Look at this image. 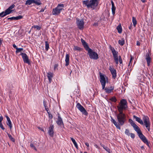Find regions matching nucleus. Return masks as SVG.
Masks as SVG:
<instances>
[{
	"instance_id": "1",
	"label": "nucleus",
	"mask_w": 153,
	"mask_h": 153,
	"mask_svg": "<svg viewBox=\"0 0 153 153\" xmlns=\"http://www.w3.org/2000/svg\"><path fill=\"white\" fill-rule=\"evenodd\" d=\"M119 112V113L117 115V120L119 123H118L112 117H111V121L113 123L117 129L120 130V125L122 126L124 125L126 121V116L125 114L123 113V112Z\"/></svg>"
},
{
	"instance_id": "2",
	"label": "nucleus",
	"mask_w": 153,
	"mask_h": 153,
	"mask_svg": "<svg viewBox=\"0 0 153 153\" xmlns=\"http://www.w3.org/2000/svg\"><path fill=\"white\" fill-rule=\"evenodd\" d=\"M100 81L102 85V89H104L105 92L108 94H110L113 92L114 88L113 86L106 87L105 88L106 80L104 75L102 74L101 72L99 73Z\"/></svg>"
},
{
	"instance_id": "3",
	"label": "nucleus",
	"mask_w": 153,
	"mask_h": 153,
	"mask_svg": "<svg viewBox=\"0 0 153 153\" xmlns=\"http://www.w3.org/2000/svg\"><path fill=\"white\" fill-rule=\"evenodd\" d=\"M81 42L85 50L88 51L90 57L91 59H97L98 58L97 54L90 48L86 42L82 39H81Z\"/></svg>"
},
{
	"instance_id": "4",
	"label": "nucleus",
	"mask_w": 153,
	"mask_h": 153,
	"mask_svg": "<svg viewBox=\"0 0 153 153\" xmlns=\"http://www.w3.org/2000/svg\"><path fill=\"white\" fill-rule=\"evenodd\" d=\"M83 4L87 6L88 8H91L92 10L94 9L97 6L98 2L97 0H90L84 1H82Z\"/></svg>"
},
{
	"instance_id": "5",
	"label": "nucleus",
	"mask_w": 153,
	"mask_h": 153,
	"mask_svg": "<svg viewBox=\"0 0 153 153\" xmlns=\"http://www.w3.org/2000/svg\"><path fill=\"white\" fill-rule=\"evenodd\" d=\"M134 130L137 132L139 137L141 140L147 146L149 147V144L148 142V140L146 137L142 134L140 128L136 125L133 127Z\"/></svg>"
},
{
	"instance_id": "6",
	"label": "nucleus",
	"mask_w": 153,
	"mask_h": 153,
	"mask_svg": "<svg viewBox=\"0 0 153 153\" xmlns=\"http://www.w3.org/2000/svg\"><path fill=\"white\" fill-rule=\"evenodd\" d=\"M127 103L126 100H121L117 106L119 112H123V110H126L127 108Z\"/></svg>"
},
{
	"instance_id": "7",
	"label": "nucleus",
	"mask_w": 153,
	"mask_h": 153,
	"mask_svg": "<svg viewBox=\"0 0 153 153\" xmlns=\"http://www.w3.org/2000/svg\"><path fill=\"white\" fill-rule=\"evenodd\" d=\"M63 4H58L57 7L53 9L52 12L53 14V15L59 14L61 10L63 9Z\"/></svg>"
},
{
	"instance_id": "8",
	"label": "nucleus",
	"mask_w": 153,
	"mask_h": 153,
	"mask_svg": "<svg viewBox=\"0 0 153 153\" xmlns=\"http://www.w3.org/2000/svg\"><path fill=\"white\" fill-rule=\"evenodd\" d=\"M143 120L144 122V126H146L149 131L150 130V123L149 117L147 116H144L143 117Z\"/></svg>"
},
{
	"instance_id": "9",
	"label": "nucleus",
	"mask_w": 153,
	"mask_h": 153,
	"mask_svg": "<svg viewBox=\"0 0 153 153\" xmlns=\"http://www.w3.org/2000/svg\"><path fill=\"white\" fill-rule=\"evenodd\" d=\"M77 108L81 112L82 114L86 116L88 115V113L85 108L79 103H78L76 106Z\"/></svg>"
},
{
	"instance_id": "10",
	"label": "nucleus",
	"mask_w": 153,
	"mask_h": 153,
	"mask_svg": "<svg viewBox=\"0 0 153 153\" xmlns=\"http://www.w3.org/2000/svg\"><path fill=\"white\" fill-rule=\"evenodd\" d=\"M15 6V5L14 4H13L10 6L5 11H3L5 16L10 14L12 12L13 10H12V9Z\"/></svg>"
},
{
	"instance_id": "11",
	"label": "nucleus",
	"mask_w": 153,
	"mask_h": 153,
	"mask_svg": "<svg viewBox=\"0 0 153 153\" xmlns=\"http://www.w3.org/2000/svg\"><path fill=\"white\" fill-rule=\"evenodd\" d=\"M76 24L78 28L80 29H82L83 28L84 22L83 19H81L80 20H77Z\"/></svg>"
},
{
	"instance_id": "12",
	"label": "nucleus",
	"mask_w": 153,
	"mask_h": 153,
	"mask_svg": "<svg viewBox=\"0 0 153 153\" xmlns=\"http://www.w3.org/2000/svg\"><path fill=\"white\" fill-rule=\"evenodd\" d=\"M21 55L22 56L24 62L25 63H27L28 64H30V61L29 60L28 57L26 53H22Z\"/></svg>"
},
{
	"instance_id": "13",
	"label": "nucleus",
	"mask_w": 153,
	"mask_h": 153,
	"mask_svg": "<svg viewBox=\"0 0 153 153\" xmlns=\"http://www.w3.org/2000/svg\"><path fill=\"white\" fill-rule=\"evenodd\" d=\"M109 47L113 53L114 59L118 58L117 55L118 52L115 50L114 48H112L111 46H110Z\"/></svg>"
},
{
	"instance_id": "14",
	"label": "nucleus",
	"mask_w": 153,
	"mask_h": 153,
	"mask_svg": "<svg viewBox=\"0 0 153 153\" xmlns=\"http://www.w3.org/2000/svg\"><path fill=\"white\" fill-rule=\"evenodd\" d=\"M109 70L112 75L113 78L115 79L117 76L116 70L110 66V67Z\"/></svg>"
},
{
	"instance_id": "15",
	"label": "nucleus",
	"mask_w": 153,
	"mask_h": 153,
	"mask_svg": "<svg viewBox=\"0 0 153 153\" xmlns=\"http://www.w3.org/2000/svg\"><path fill=\"white\" fill-rule=\"evenodd\" d=\"M49 128V130L48 131L49 134L51 137H52L53 136L54 133L53 125H51Z\"/></svg>"
},
{
	"instance_id": "16",
	"label": "nucleus",
	"mask_w": 153,
	"mask_h": 153,
	"mask_svg": "<svg viewBox=\"0 0 153 153\" xmlns=\"http://www.w3.org/2000/svg\"><path fill=\"white\" fill-rule=\"evenodd\" d=\"M145 57V59H146L147 65L149 66L150 65V64L151 61V59L148 53H146Z\"/></svg>"
},
{
	"instance_id": "17",
	"label": "nucleus",
	"mask_w": 153,
	"mask_h": 153,
	"mask_svg": "<svg viewBox=\"0 0 153 153\" xmlns=\"http://www.w3.org/2000/svg\"><path fill=\"white\" fill-rule=\"evenodd\" d=\"M23 18V16L21 15H19L16 17H11L7 19L8 20H19L22 19Z\"/></svg>"
},
{
	"instance_id": "18",
	"label": "nucleus",
	"mask_w": 153,
	"mask_h": 153,
	"mask_svg": "<svg viewBox=\"0 0 153 153\" xmlns=\"http://www.w3.org/2000/svg\"><path fill=\"white\" fill-rule=\"evenodd\" d=\"M133 117L135 119V120L141 124L143 125V123L142 120L140 118L134 115Z\"/></svg>"
},
{
	"instance_id": "19",
	"label": "nucleus",
	"mask_w": 153,
	"mask_h": 153,
	"mask_svg": "<svg viewBox=\"0 0 153 153\" xmlns=\"http://www.w3.org/2000/svg\"><path fill=\"white\" fill-rule=\"evenodd\" d=\"M111 4L112 5L111 10L113 15L115 14V11L116 10V7L114 6V3L112 1H111Z\"/></svg>"
},
{
	"instance_id": "20",
	"label": "nucleus",
	"mask_w": 153,
	"mask_h": 153,
	"mask_svg": "<svg viewBox=\"0 0 153 153\" xmlns=\"http://www.w3.org/2000/svg\"><path fill=\"white\" fill-rule=\"evenodd\" d=\"M56 123L59 126H61L62 124H63L62 120L59 116H58L57 120L56 121Z\"/></svg>"
},
{
	"instance_id": "21",
	"label": "nucleus",
	"mask_w": 153,
	"mask_h": 153,
	"mask_svg": "<svg viewBox=\"0 0 153 153\" xmlns=\"http://www.w3.org/2000/svg\"><path fill=\"white\" fill-rule=\"evenodd\" d=\"M47 74L48 78L50 82V83L51 81V78L53 77V73L51 72H49L47 73Z\"/></svg>"
},
{
	"instance_id": "22",
	"label": "nucleus",
	"mask_w": 153,
	"mask_h": 153,
	"mask_svg": "<svg viewBox=\"0 0 153 153\" xmlns=\"http://www.w3.org/2000/svg\"><path fill=\"white\" fill-rule=\"evenodd\" d=\"M69 56L68 54L66 55L65 61L66 62L65 65L67 66L69 64Z\"/></svg>"
},
{
	"instance_id": "23",
	"label": "nucleus",
	"mask_w": 153,
	"mask_h": 153,
	"mask_svg": "<svg viewBox=\"0 0 153 153\" xmlns=\"http://www.w3.org/2000/svg\"><path fill=\"white\" fill-rule=\"evenodd\" d=\"M117 29L119 33H121L122 32V28L120 24L117 27Z\"/></svg>"
},
{
	"instance_id": "24",
	"label": "nucleus",
	"mask_w": 153,
	"mask_h": 153,
	"mask_svg": "<svg viewBox=\"0 0 153 153\" xmlns=\"http://www.w3.org/2000/svg\"><path fill=\"white\" fill-rule=\"evenodd\" d=\"M33 3H34L37 5L41 4V2L39 0H33Z\"/></svg>"
},
{
	"instance_id": "25",
	"label": "nucleus",
	"mask_w": 153,
	"mask_h": 153,
	"mask_svg": "<svg viewBox=\"0 0 153 153\" xmlns=\"http://www.w3.org/2000/svg\"><path fill=\"white\" fill-rule=\"evenodd\" d=\"M132 22L133 24V25L134 27L136 26V25L137 24V21L136 20V18L134 17H132Z\"/></svg>"
},
{
	"instance_id": "26",
	"label": "nucleus",
	"mask_w": 153,
	"mask_h": 153,
	"mask_svg": "<svg viewBox=\"0 0 153 153\" xmlns=\"http://www.w3.org/2000/svg\"><path fill=\"white\" fill-rule=\"evenodd\" d=\"M32 3H33V0H27L26 1L25 4L30 5Z\"/></svg>"
},
{
	"instance_id": "27",
	"label": "nucleus",
	"mask_w": 153,
	"mask_h": 153,
	"mask_svg": "<svg viewBox=\"0 0 153 153\" xmlns=\"http://www.w3.org/2000/svg\"><path fill=\"white\" fill-rule=\"evenodd\" d=\"M34 145H36V143L35 142H34V144L32 143H30V147L32 148L33 149H34L36 151H37V149L36 148V147H35Z\"/></svg>"
},
{
	"instance_id": "28",
	"label": "nucleus",
	"mask_w": 153,
	"mask_h": 153,
	"mask_svg": "<svg viewBox=\"0 0 153 153\" xmlns=\"http://www.w3.org/2000/svg\"><path fill=\"white\" fill-rule=\"evenodd\" d=\"M73 49L74 51H81L82 50L81 48L79 47L75 46H74Z\"/></svg>"
},
{
	"instance_id": "29",
	"label": "nucleus",
	"mask_w": 153,
	"mask_h": 153,
	"mask_svg": "<svg viewBox=\"0 0 153 153\" xmlns=\"http://www.w3.org/2000/svg\"><path fill=\"white\" fill-rule=\"evenodd\" d=\"M118 42L120 45H123L124 44V40L123 39H121L119 40Z\"/></svg>"
},
{
	"instance_id": "30",
	"label": "nucleus",
	"mask_w": 153,
	"mask_h": 153,
	"mask_svg": "<svg viewBox=\"0 0 153 153\" xmlns=\"http://www.w3.org/2000/svg\"><path fill=\"white\" fill-rule=\"evenodd\" d=\"M71 139L72 142L74 144L75 147L76 148H77L78 145H77V144L76 143V142L75 140L73 138H71Z\"/></svg>"
},
{
	"instance_id": "31",
	"label": "nucleus",
	"mask_w": 153,
	"mask_h": 153,
	"mask_svg": "<svg viewBox=\"0 0 153 153\" xmlns=\"http://www.w3.org/2000/svg\"><path fill=\"white\" fill-rule=\"evenodd\" d=\"M7 125L9 126L10 129L11 130L12 128V126L11 121H8L7 123Z\"/></svg>"
},
{
	"instance_id": "32",
	"label": "nucleus",
	"mask_w": 153,
	"mask_h": 153,
	"mask_svg": "<svg viewBox=\"0 0 153 153\" xmlns=\"http://www.w3.org/2000/svg\"><path fill=\"white\" fill-rule=\"evenodd\" d=\"M129 122L131 124V125L133 126L134 127V126L136 125L135 123L133 122V121L131 120V119L129 120Z\"/></svg>"
},
{
	"instance_id": "33",
	"label": "nucleus",
	"mask_w": 153,
	"mask_h": 153,
	"mask_svg": "<svg viewBox=\"0 0 153 153\" xmlns=\"http://www.w3.org/2000/svg\"><path fill=\"white\" fill-rule=\"evenodd\" d=\"M45 49L47 51H48L49 48V45L48 43V42L47 41H45Z\"/></svg>"
},
{
	"instance_id": "34",
	"label": "nucleus",
	"mask_w": 153,
	"mask_h": 153,
	"mask_svg": "<svg viewBox=\"0 0 153 153\" xmlns=\"http://www.w3.org/2000/svg\"><path fill=\"white\" fill-rule=\"evenodd\" d=\"M7 135H8V136L9 137V138L13 142H14L15 141V139L12 137V136L9 134L8 133H7Z\"/></svg>"
},
{
	"instance_id": "35",
	"label": "nucleus",
	"mask_w": 153,
	"mask_h": 153,
	"mask_svg": "<svg viewBox=\"0 0 153 153\" xmlns=\"http://www.w3.org/2000/svg\"><path fill=\"white\" fill-rule=\"evenodd\" d=\"M109 100L112 102H116L117 101V99L115 97H113L110 98Z\"/></svg>"
},
{
	"instance_id": "36",
	"label": "nucleus",
	"mask_w": 153,
	"mask_h": 153,
	"mask_svg": "<svg viewBox=\"0 0 153 153\" xmlns=\"http://www.w3.org/2000/svg\"><path fill=\"white\" fill-rule=\"evenodd\" d=\"M43 104H44V107H45L46 110V111H48V108H47V105L46 104V102H45V101L44 100V101H43Z\"/></svg>"
},
{
	"instance_id": "37",
	"label": "nucleus",
	"mask_w": 153,
	"mask_h": 153,
	"mask_svg": "<svg viewBox=\"0 0 153 153\" xmlns=\"http://www.w3.org/2000/svg\"><path fill=\"white\" fill-rule=\"evenodd\" d=\"M16 53H18V52H21L23 50V49L22 48H17L16 49Z\"/></svg>"
},
{
	"instance_id": "38",
	"label": "nucleus",
	"mask_w": 153,
	"mask_h": 153,
	"mask_svg": "<svg viewBox=\"0 0 153 153\" xmlns=\"http://www.w3.org/2000/svg\"><path fill=\"white\" fill-rule=\"evenodd\" d=\"M125 133L127 135L129 136L130 135V133L128 129H126L125 131Z\"/></svg>"
},
{
	"instance_id": "39",
	"label": "nucleus",
	"mask_w": 153,
	"mask_h": 153,
	"mask_svg": "<svg viewBox=\"0 0 153 153\" xmlns=\"http://www.w3.org/2000/svg\"><path fill=\"white\" fill-rule=\"evenodd\" d=\"M32 27L36 28L37 30H39L40 29V27L38 25H35L33 26Z\"/></svg>"
},
{
	"instance_id": "40",
	"label": "nucleus",
	"mask_w": 153,
	"mask_h": 153,
	"mask_svg": "<svg viewBox=\"0 0 153 153\" xmlns=\"http://www.w3.org/2000/svg\"><path fill=\"white\" fill-rule=\"evenodd\" d=\"M106 151L109 153H110V149L107 147L105 146L104 149Z\"/></svg>"
},
{
	"instance_id": "41",
	"label": "nucleus",
	"mask_w": 153,
	"mask_h": 153,
	"mask_svg": "<svg viewBox=\"0 0 153 153\" xmlns=\"http://www.w3.org/2000/svg\"><path fill=\"white\" fill-rule=\"evenodd\" d=\"M0 127L3 130L4 129V128L3 126V125L1 123V122H0Z\"/></svg>"
},
{
	"instance_id": "42",
	"label": "nucleus",
	"mask_w": 153,
	"mask_h": 153,
	"mask_svg": "<svg viewBox=\"0 0 153 153\" xmlns=\"http://www.w3.org/2000/svg\"><path fill=\"white\" fill-rule=\"evenodd\" d=\"M5 16L4 15L3 12L0 13V17H1L2 18L4 17Z\"/></svg>"
},
{
	"instance_id": "43",
	"label": "nucleus",
	"mask_w": 153,
	"mask_h": 153,
	"mask_svg": "<svg viewBox=\"0 0 153 153\" xmlns=\"http://www.w3.org/2000/svg\"><path fill=\"white\" fill-rule=\"evenodd\" d=\"M114 60L115 62L116 63V64H118V58L114 59Z\"/></svg>"
},
{
	"instance_id": "44",
	"label": "nucleus",
	"mask_w": 153,
	"mask_h": 153,
	"mask_svg": "<svg viewBox=\"0 0 153 153\" xmlns=\"http://www.w3.org/2000/svg\"><path fill=\"white\" fill-rule=\"evenodd\" d=\"M48 114L49 117L50 119H52L53 117V116L50 113H49V112H48Z\"/></svg>"
},
{
	"instance_id": "45",
	"label": "nucleus",
	"mask_w": 153,
	"mask_h": 153,
	"mask_svg": "<svg viewBox=\"0 0 153 153\" xmlns=\"http://www.w3.org/2000/svg\"><path fill=\"white\" fill-rule=\"evenodd\" d=\"M130 134L131 136V138H134L135 137V135L133 133H130Z\"/></svg>"
},
{
	"instance_id": "46",
	"label": "nucleus",
	"mask_w": 153,
	"mask_h": 153,
	"mask_svg": "<svg viewBox=\"0 0 153 153\" xmlns=\"http://www.w3.org/2000/svg\"><path fill=\"white\" fill-rule=\"evenodd\" d=\"M3 119L2 116H0V122H1Z\"/></svg>"
},
{
	"instance_id": "47",
	"label": "nucleus",
	"mask_w": 153,
	"mask_h": 153,
	"mask_svg": "<svg viewBox=\"0 0 153 153\" xmlns=\"http://www.w3.org/2000/svg\"><path fill=\"white\" fill-rule=\"evenodd\" d=\"M58 67V65L57 64H55L54 67V70H55Z\"/></svg>"
},
{
	"instance_id": "48",
	"label": "nucleus",
	"mask_w": 153,
	"mask_h": 153,
	"mask_svg": "<svg viewBox=\"0 0 153 153\" xmlns=\"http://www.w3.org/2000/svg\"><path fill=\"white\" fill-rule=\"evenodd\" d=\"M120 63L121 64L123 62L122 59H118Z\"/></svg>"
},
{
	"instance_id": "49",
	"label": "nucleus",
	"mask_w": 153,
	"mask_h": 153,
	"mask_svg": "<svg viewBox=\"0 0 153 153\" xmlns=\"http://www.w3.org/2000/svg\"><path fill=\"white\" fill-rule=\"evenodd\" d=\"M6 117L7 120V121H10V118H9V117L8 116H6Z\"/></svg>"
},
{
	"instance_id": "50",
	"label": "nucleus",
	"mask_w": 153,
	"mask_h": 153,
	"mask_svg": "<svg viewBox=\"0 0 153 153\" xmlns=\"http://www.w3.org/2000/svg\"><path fill=\"white\" fill-rule=\"evenodd\" d=\"M13 47L14 48H16V49L18 48L16 47V45H15V44H13Z\"/></svg>"
},
{
	"instance_id": "51",
	"label": "nucleus",
	"mask_w": 153,
	"mask_h": 153,
	"mask_svg": "<svg viewBox=\"0 0 153 153\" xmlns=\"http://www.w3.org/2000/svg\"><path fill=\"white\" fill-rule=\"evenodd\" d=\"M93 25L95 26H98L97 23H95L93 24Z\"/></svg>"
},
{
	"instance_id": "52",
	"label": "nucleus",
	"mask_w": 153,
	"mask_h": 153,
	"mask_svg": "<svg viewBox=\"0 0 153 153\" xmlns=\"http://www.w3.org/2000/svg\"><path fill=\"white\" fill-rule=\"evenodd\" d=\"M140 45V43L138 42V41H137V45H138V46H139Z\"/></svg>"
},
{
	"instance_id": "53",
	"label": "nucleus",
	"mask_w": 153,
	"mask_h": 153,
	"mask_svg": "<svg viewBox=\"0 0 153 153\" xmlns=\"http://www.w3.org/2000/svg\"><path fill=\"white\" fill-rule=\"evenodd\" d=\"M85 144L88 147L89 146V144L88 143H85Z\"/></svg>"
},
{
	"instance_id": "54",
	"label": "nucleus",
	"mask_w": 153,
	"mask_h": 153,
	"mask_svg": "<svg viewBox=\"0 0 153 153\" xmlns=\"http://www.w3.org/2000/svg\"><path fill=\"white\" fill-rule=\"evenodd\" d=\"M100 145L104 149V148H105V146L104 145H103V144H100Z\"/></svg>"
},
{
	"instance_id": "55",
	"label": "nucleus",
	"mask_w": 153,
	"mask_h": 153,
	"mask_svg": "<svg viewBox=\"0 0 153 153\" xmlns=\"http://www.w3.org/2000/svg\"><path fill=\"white\" fill-rule=\"evenodd\" d=\"M133 59V56H131V58H130V60H131V61Z\"/></svg>"
},
{
	"instance_id": "56",
	"label": "nucleus",
	"mask_w": 153,
	"mask_h": 153,
	"mask_svg": "<svg viewBox=\"0 0 153 153\" xmlns=\"http://www.w3.org/2000/svg\"><path fill=\"white\" fill-rule=\"evenodd\" d=\"M121 59V56H118V59Z\"/></svg>"
},
{
	"instance_id": "57",
	"label": "nucleus",
	"mask_w": 153,
	"mask_h": 153,
	"mask_svg": "<svg viewBox=\"0 0 153 153\" xmlns=\"http://www.w3.org/2000/svg\"><path fill=\"white\" fill-rule=\"evenodd\" d=\"M141 149H144V147L143 146H142L141 147Z\"/></svg>"
},
{
	"instance_id": "58",
	"label": "nucleus",
	"mask_w": 153,
	"mask_h": 153,
	"mask_svg": "<svg viewBox=\"0 0 153 153\" xmlns=\"http://www.w3.org/2000/svg\"><path fill=\"white\" fill-rule=\"evenodd\" d=\"M143 2H145V0H141Z\"/></svg>"
},
{
	"instance_id": "59",
	"label": "nucleus",
	"mask_w": 153,
	"mask_h": 153,
	"mask_svg": "<svg viewBox=\"0 0 153 153\" xmlns=\"http://www.w3.org/2000/svg\"><path fill=\"white\" fill-rule=\"evenodd\" d=\"M131 26H130L129 27V28L130 29H131Z\"/></svg>"
},
{
	"instance_id": "60",
	"label": "nucleus",
	"mask_w": 153,
	"mask_h": 153,
	"mask_svg": "<svg viewBox=\"0 0 153 153\" xmlns=\"http://www.w3.org/2000/svg\"><path fill=\"white\" fill-rule=\"evenodd\" d=\"M44 11V10L42 9H41V11H41V12H43V11Z\"/></svg>"
},
{
	"instance_id": "61",
	"label": "nucleus",
	"mask_w": 153,
	"mask_h": 153,
	"mask_svg": "<svg viewBox=\"0 0 153 153\" xmlns=\"http://www.w3.org/2000/svg\"><path fill=\"white\" fill-rule=\"evenodd\" d=\"M2 40L0 39V45H1V43Z\"/></svg>"
},
{
	"instance_id": "62",
	"label": "nucleus",
	"mask_w": 153,
	"mask_h": 153,
	"mask_svg": "<svg viewBox=\"0 0 153 153\" xmlns=\"http://www.w3.org/2000/svg\"><path fill=\"white\" fill-rule=\"evenodd\" d=\"M131 60L130 61V62H129V65H130V64L131 63Z\"/></svg>"
},
{
	"instance_id": "63",
	"label": "nucleus",
	"mask_w": 153,
	"mask_h": 153,
	"mask_svg": "<svg viewBox=\"0 0 153 153\" xmlns=\"http://www.w3.org/2000/svg\"><path fill=\"white\" fill-rule=\"evenodd\" d=\"M39 129H41V130L42 131H44V130H43V129H41H41L40 128H39Z\"/></svg>"
},
{
	"instance_id": "64",
	"label": "nucleus",
	"mask_w": 153,
	"mask_h": 153,
	"mask_svg": "<svg viewBox=\"0 0 153 153\" xmlns=\"http://www.w3.org/2000/svg\"><path fill=\"white\" fill-rule=\"evenodd\" d=\"M84 153H87V152H84Z\"/></svg>"
}]
</instances>
